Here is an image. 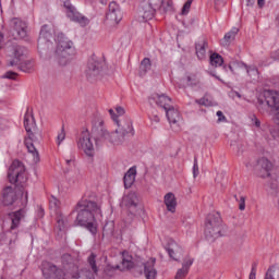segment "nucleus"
<instances>
[{
    "label": "nucleus",
    "instance_id": "obj_1",
    "mask_svg": "<svg viewBox=\"0 0 279 279\" xmlns=\"http://www.w3.org/2000/svg\"><path fill=\"white\" fill-rule=\"evenodd\" d=\"M117 129L111 133L104 126V121L98 122V126L93 128L95 134L96 145H102V143H111V145L119 146L125 143L126 138L134 136V126L130 118H124L122 121H118Z\"/></svg>",
    "mask_w": 279,
    "mask_h": 279
},
{
    "label": "nucleus",
    "instance_id": "obj_2",
    "mask_svg": "<svg viewBox=\"0 0 279 279\" xmlns=\"http://www.w3.org/2000/svg\"><path fill=\"white\" fill-rule=\"evenodd\" d=\"M76 223L81 228H85L95 236L97 234V228L99 219H101V208L97 206V203L88 199H82L76 205Z\"/></svg>",
    "mask_w": 279,
    "mask_h": 279
},
{
    "label": "nucleus",
    "instance_id": "obj_3",
    "mask_svg": "<svg viewBox=\"0 0 279 279\" xmlns=\"http://www.w3.org/2000/svg\"><path fill=\"white\" fill-rule=\"evenodd\" d=\"M24 128L27 132V137L24 140L25 147L32 158L33 165H38V162H40V155L38 154L36 146H34V143H36L38 138H41L43 132L36 125L34 114H32L29 110H27L24 116Z\"/></svg>",
    "mask_w": 279,
    "mask_h": 279
},
{
    "label": "nucleus",
    "instance_id": "obj_4",
    "mask_svg": "<svg viewBox=\"0 0 279 279\" xmlns=\"http://www.w3.org/2000/svg\"><path fill=\"white\" fill-rule=\"evenodd\" d=\"M71 56H75V46L64 34L57 36L56 60L61 66H66L71 60Z\"/></svg>",
    "mask_w": 279,
    "mask_h": 279
},
{
    "label": "nucleus",
    "instance_id": "obj_5",
    "mask_svg": "<svg viewBox=\"0 0 279 279\" xmlns=\"http://www.w3.org/2000/svg\"><path fill=\"white\" fill-rule=\"evenodd\" d=\"M8 179L11 184L23 186L27 182L25 166L19 160H13L8 171Z\"/></svg>",
    "mask_w": 279,
    "mask_h": 279
},
{
    "label": "nucleus",
    "instance_id": "obj_6",
    "mask_svg": "<svg viewBox=\"0 0 279 279\" xmlns=\"http://www.w3.org/2000/svg\"><path fill=\"white\" fill-rule=\"evenodd\" d=\"M205 236L207 241H215V239H219L221 236V218L210 214L207 217V221L205 223Z\"/></svg>",
    "mask_w": 279,
    "mask_h": 279
},
{
    "label": "nucleus",
    "instance_id": "obj_7",
    "mask_svg": "<svg viewBox=\"0 0 279 279\" xmlns=\"http://www.w3.org/2000/svg\"><path fill=\"white\" fill-rule=\"evenodd\" d=\"M63 7L66 17L70 19L72 23H77L81 27H87V25H89L90 20H88V17H86L84 14L80 13L71 1H65Z\"/></svg>",
    "mask_w": 279,
    "mask_h": 279
},
{
    "label": "nucleus",
    "instance_id": "obj_8",
    "mask_svg": "<svg viewBox=\"0 0 279 279\" xmlns=\"http://www.w3.org/2000/svg\"><path fill=\"white\" fill-rule=\"evenodd\" d=\"M77 148L84 151L89 158L95 156V144L93 143V136H90V132L88 130L82 131L77 141Z\"/></svg>",
    "mask_w": 279,
    "mask_h": 279
},
{
    "label": "nucleus",
    "instance_id": "obj_9",
    "mask_svg": "<svg viewBox=\"0 0 279 279\" xmlns=\"http://www.w3.org/2000/svg\"><path fill=\"white\" fill-rule=\"evenodd\" d=\"M259 108H269V110H279V92L264 90L258 98Z\"/></svg>",
    "mask_w": 279,
    "mask_h": 279
},
{
    "label": "nucleus",
    "instance_id": "obj_10",
    "mask_svg": "<svg viewBox=\"0 0 279 279\" xmlns=\"http://www.w3.org/2000/svg\"><path fill=\"white\" fill-rule=\"evenodd\" d=\"M106 71V62L99 61L95 58L89 59L86 69L88 80H100L104 77Z\"/></svg>",
    "mask_w": 279,
    "mask_h": 279
},
{
    "label": "nucleus",
    "instance_id": "obj_11",
    "mask_svg": "<svg viewBox=\"0 0 279 279\" xmlns=\"http://www.w3.org/2000/svg\"><path fill=\"white\" fill-rule=\"evenodd\" d=\"M19 197L20 194L19 191H16V186H5L0 194V208L14 206L15 202H19Z\"/></svg>",
    "mask_w": 279,
    "mask_h": 279
},
{
    "label": "nucleus",
    "instance_id": "obj_12",
    "mask_svg": "<svg viewBox=\"0 0 279 279\" xmlns=\"http://www.w3.org/2000/svg\"><path fill=\"white\" fill-rule=\"evenodd\" d=\"M87 263L92 269H84L81 272H76L72 276V279H95V276L99 274V268L97 267V255L95 253H92L88 258Z\"/></svg>",
    "mask_w": 279,
    "mask_h": 279
},
{
    "label": "nucleus",
    "instance_id": "obj_13",
    "mask_svg": "<svg viewBox=\"0 0 279 279\" xmlns=\"http://www.w3.org/2000/svg\"><path fill=\"white\" fill-rule=\"evenodd\" d=\"M41 271L46 279H65L64 270L49 262H44L41 264Z\"/></svg>",
    "mask_w": 279,
    "mask_h": 279
},
{
    "label": "nucleus",
    "instance_id": "obj_14",
    "mask_svg": "<svg viewBox=\"0 0 279 279\" xmlns=\"http://www.w3.org/2000/svg\"><path fill=\"white\" fill-rule=\"evenodd\" d=\"M123 20V13L121 12V8L117 2H111L109 4V11L107 13V21L110 25H119Z\"/></svg>",
    "mask_w": 279,
    "mask_h": 279
},
{
    "label": "nucleus",
    "instance_id": "obj_15",
    "mask_svg": "<svg viewBox=\"0 0 279 279\" xmlns=\"http://www.w3.org/2000/svg\"><path fill=\"white\" fill-rule=\"evenodd\" d=\"M51 32H49V26L44 25L39 33V39H38V51L39 53H43L44 51H47L49 49V46L51 45Z\"/></svg>",
    "mask_w": 279,
    "mask_h": 279
},
{
    "label": "nucleus",
    "instance_id": "obj_16",
    "mask_svg": "<svg viewBox=\"0 0 279 279\" xmlns=\"http://www.w3.org/2000/svg\"><path fill=\"white\" fill-rule=\"evenodd\" d=\"M165 250L172 260H180L182 258L183 250L173 239H168Z\"/></svg>",
    "mask_w": 279,
    "mask_h": 279
},
{
    "label": "nucleus",
    "instance_id": "obj_17",
    "mask_svg": "<svg viewBox=\"0 0 279 279\" xmlns=\"http://www.w3.org/2000/svg\"><path fill=\"white\" fill-rule=\"evenodd\" d=\"M11 26L13 27V34L14 36H16V38L27 37V23L19 17H14L13 20H11Z\"/></svg>",
    "mask_w": 279,
    "mask_h": 279
},
{
    "label": "nucleus",
    "instance_id": "obj_18",
    "mask_svg": "<svg viewBox=\"0 0 279 279\" xmlns=\"http://www.w3.org/2000/svg\"><path fill=\"white\" fill-rule=\"evenodd\" d=\"M27 215V210L25 208H21L15 211L9 213L8 217L11 221L10 230H16L21 226V221L25 219V216Z\"/></svg>",
    "mask_w": 279,
    "mask_h": 279
},
{
    "label": "nucleus",
    "instance_id": "obj_19",
    "mask_svg": "<svg viewBox=\"0 0 279 279\" xmlns=\"http://www.w3.org/2000/svg\"><path fill=\"white\" fill-rule=\"evenodd\" d=\"M274 165L271 163V161H269V159L262 157L260 159H258L257 161V169H259L258 175L259 178H269L270 173L269 171H271Z\"/></svg>",
    "mask_w": 279,
    "mask_h": 279
},
{
    "label": "nucleus",
    "instance_id": "obj_20",
    "mask_svg": "<svg viewBox=\"0 0 279 279\" xmlns=\"http://www.w3.org/2000/svg\"><path fill=\"white\" fill-rule=\"evenodd\" d=\"M155 14H156V9L154 7H150V4L145 2L144 0L141 3L138 15L143 19V21H151Z\"/></svg>",
    "mask_w": 279,
    "mask_h": 279
},
{
    "label": "nucleus",
    "instance_id": "obj_21",
    "mask_svg": "<svg viewBox=\"0 0 279 279\" xmlns=\"http://www.w3.org/2000/svg\"><path fill=\"white\" fill-rule=\"evenodd\" d=\"M122 206L123 208H129V210H136L138 206V196L136 192H130L122 198Z\"/></svg>",
    "mask_w": 279,
    "mask_h": 279
},
{
    "label": "nucleus",
    "instance_id": "obj_22",
    "mask_svg": "<svg viewBox=\"0 0 279 279\" xmlns=\"http://www.w3.org/2000/svg\"><path fill=\"white\" fill-rule=\"evenodd\" d=\"M134 268V257L130 255L128 251L122 252V263L117 265L114 269H120V271H128Z\"/></svg>",
    "mask_w": 279,
    "mask_h": 279
},
{
    "label": "nucleus",
    "instance_id": "obj_23",
    "mask_svg": "<svg viewBox=\"0 0 279 279\" xmlns=\"http://www.w3.org/2000/svg\"><path fill=\"white\" fill-rule=\"evenodd\" d=\"M156 258H150L144 264V275L146 279H156L158 270H156Z\"/></svg>",
    "mask_w": 279,
    "mask_h": 279
},
{
    "label": "nucleus",
    "instance_id": "obj_24",
    "mask_svg": "<svg viewBox=\"0 0 279 279\" xmlns=\"http://www.w3.org/2000/svg\"><path fill=\"white\" fill-rule=\"evenodd\" d=\"M163 204L169 213H175V208H178V198H175V194L169 192L163 197Z\"/></svg>",
    "mask_w": 279,
    "mask_h": 279
},
{
    "label": "nucleus",
    "instance_id": "obj_25",
    "mask_svg": "<svg viewBox=\"0 0 279 279\" xmlns=\"http://www.w3.org/2000/svg\"><path fill=\"white\" fill-rule=\"evenodd\" d=\"M165 112L171 125H177V123H180V121H182V118L180 117V111H178V109H174L173 106L170 105V107L167 108Z\"/></svg>",
    "mask_w": 279,
    "mask_h": 279
},
{
    "label": "nucleus",
    "instance_id": "obj_26",
    "mask_svg": "<svg viewBox=\"0 0 279 279\" xmlns=\"http://www.w3.org/2000/svg\"><path fill=\"white\" fill-rule=\"evenodd\" d=\"M196 56L199 60H206V51H208V41L206 39H201L197 41L196 46Z\"/></svg>",
    "mask_w": 279,
    "mask_h": 279
},
{
    "label": "nucleus",
    "instance_id": "obj_27",
    "mask_svg": "<svg viewBox=\"0 0 279 279\" xmlns=\"http://www.w3.org/2000/svg\"><path fill=\"white\" fill-rule=\"evenodd\" d=\"M123 181L126 189H132V184L136 182V167H132L128 170L124 174Z\"/></svg>",
    "mask_w": 279,
    "mask_h": 279
},
{
    "label": "nucleus",
    "instance_id": "obj_28",
    "mask_svg": "<svg viewBox=\"0 0 279 279\" xmlns=\"http://www.w3.org/2000/svg\"><path fill=\"white\" fill-rule=\"evenodd\" d=\"M154 101H156L157 106H160V108H163V110H167L169 107H171V98H169L167 95H158L156 94L153 96Z\"/></svg>",
    "mask_w": 279,
    "mask_h": 279
},
{
    "label": "nucleus",
    "instance_id": "obj_29",
    "mask_svg": "<svg viewBox=\"0 0 279 279\" xmlns=\"http://www.w3.org/2000/svg\"><path fill=\"white\" fill-rule=\"evenodd\" d=\"M229 71L232 73V75H238L239 70L245 71L247 69V64L243 61H231L228 65Z\"/></svg>",
    "mask_w": 279,
    "mask_h": 279
},
{
    "label": "nucleus",
    "instance_id": "obj_30",
    "mask_svg": "<svg viewBox=\"0 0 279 279\" xmlns=\"http://www.w3.org/2000/svg\"><path fill=\"white\" fill-rule=\"evenodd\" d=\"M27 53V49L23 46H17L14 49V58L15 60L10 62L11 66H14V64H19V62H21V58H23V56H25Z\"/></svg>",
    "mask_w": 279,
    "mask_h": 279
},
{
    "label": "nucleus",
    "instance_id": "obj_31",
    "mask_svg": "<svg viewBox=\"0 0 279 279\" xmlns=\"http://www.w3.org/2000/svg\"><path fill=\"white\" fill-rule=\"evenodd\" d=\"M236 34H239V28L238 27H233V28H231V31H229L226 35H225V37H223V39H222V45L225 46V47H228V45H230V43H232V40H234L235 38H236Z\"/></svg>",
    "mask_w": 279,
    "mask_h": 279
},
{
    "label": "nucleus",
    "instance_id": "obj_32",
    "mask_svg": "<svg viewBox=\"0 0 279 279\" xmlns=\"http://www.w3.org/2000/svg\"><path fill=\"white\" fill-rule=\"evenodd\" d=\"M148 71H151V60L144 58L140 65V75H147Z\"/></svg>",
    "mask_w": 279,
    "mask_h": 279
},
{
    "label": "nucleus",
    "instance_id": "obj_33",
    "mask_svg": "<svg viewBox=\"0 0 279 279\" xmlns=\"http://www.w3.org/2000/svg\"><path fill=\"white\" fill-rule=\"evenodd\" d=\"M209 64L215 68L221 66L223 64V57L217 52L211 53L209 57Z\"/></svg>",
    "mask_w": 279,
    "mask_h": 279
},
{
    "label": "nucleus",
    "instance_id": "obj_34",
    "mask_svg": "<svg viewBox=\"0 0 279 279\" xmlns=\"http://www.w3.org/2000/svg\"><path fill=\"white\" fill-rule=\"evenodd\" d=\"M66 217L60 215L57 217V228L59 230V232H64V230H66Z\"/></svg>",
    "mask_w": 279,
    "mask_h": 279
},
{
    "label": "nucleus",
    "instance_id": "obj_35",
    "mask_svg": "<svg viewBox=\"0 0 279 279\" xmlns=\"http://www.w3.org/2000/svg\"><path fill=\"white\" fill-rule=\"evenodd\" d=\"M245 71L251 80H258V69L256 65H246Z\"/></svg>",
    "mask_w": 279,
    "mask_h": 279
},
{
    "label": "nucleus",
    "instance_id": "obj_36",
    "mask_svg": "<svg viewBox=\"0 0 279 279\" xmlns=\"http://www.w3.org/2000/svg\"><path fill=\"white\" fill-rule=\"evenodd\" d=\"M159 9L163 12H171L173 10V1L171 0H162Z\"/></svg>",
    "mask_w": 279,
    "mask_h": 279
},
{
    "label": "nucleus",
    "instance_id": "obj_37",
    "mask_svg": "<svg viewBox=\"0 0 279 279\" xmlns=\"http://www.w3.org/2000/svg\"><path fill=\"white\" fill-rule=\"evenodd\" d=\"M20 71L23 73H29L32 69H34V63L32 61H26L24 63H21L19 66Z\"/></svg>",
    "mask_w": 279,
    "mask_h": 279
},
{
    "label": "nucleus",
    "instance_id": "obj_38",
    "mask_svg": "<svg viewBox=\"0 0 279 279\" xmlns=\"http://www.w3.org/2000/svg\"><path fill=\"white\" fill-rule=\"evenodd\" d=\"M199 84V76L192 74L187 76V86H197Z\"/></svg>",
    "mask_w": 279,
    "mask_h": 279
},
{
    "label": "nucleus",
    "instance_id": "obj_39",
    "mask_svg": "<svg viewBox=\"0 0 279 279\" xmlns=\"http://www.w3.org/2000/svg\"><path fill=\"white\" fill-rule=\"evenodd\" d=\"M66 138V132L64 131V125L61 128V131L57 136V145H62V142Z\"/></svg>",
    "mask_w": 279,
    "mask_h": 279
},
{
    "label": "nucleus",
    "instance_id": "obj_40",
    "mask_svg": "<svg viewBox=\"0 0 279 279\" xmlns=\"http://www.w3.org/2000/svg\"><path fill=\"white\" fill-rule=\"evenodd\" d=\"M49 206H50L51 210H54V213H56V210H58V208H60V201L56 197H51Z\"/></svg>",
    "mask_w": 279,
    "mask_h": 279
},
{
    "label": "nucleus",
    "instance_id": "obj_41",
    "mask_svg": "<svg viewBox=\"0 0 279 279\" xmlns=\"http://www.w3.org/2000/svg\"><path fill=\"white\" fill-rule=\"evenodd\" d=\"M148 5L153 7L155 10L160 9V4L162 3V0H144Z\"/></svg>",
    "mask_w": 279,
    "mask_h": 279
},
{
    "label": "nucleus",
    "instance_id": "obj_42",
    "mask_svg": "<svg viewBox=\"0 0 279 279\" xmlns=\"http://www.w3.org/2000/svg\"><path fill=\"white\" fill-rule=\"evenodd\" d=\"M189 274V269L181 268L177 271L175 279H184L186 278V275Z\"/></svg>",
    "mask_w": 279,
    "mask_h": 279
},
{
    "label": "nucleus",
    "instance_id": "obj_43",
    "mask_svg": "<svg viewBox=\"0 0 279 279\" xmlns=\"http://www.w3.org/2000/svg\"><path fill=\"white\" fill-rule=\"evenodd\" d=\"M191 3L192 1L189 0L184 3L183 8H182V11H181V14L184 16L186 14H189V12L191 11Z\"/></svg>",
    "mask_w": 279,
    "mask_h": 279
},
{
    "label": "nucleus",
    "instance_id": "obj_44",
    "mask_svg": "<svg viewBox=\"0 0 279 279\" xmlns=\"http://www.w3.org/2000/svg\"><path fill=\"white\" fill-rule=\"evenodd\" d=\"M276 268L274 267H270L267 272H266V276H265V279H276Z\"/></svg>",
    "mask_w": 279,
    "mask_h": 279
},
{
    "label": "nucleus",
    "instance_id": "obj_45",
    "mask_svg": "<svg viewBox=\"0 0 279 279\" xmlns=\"http://www.w3.org/2000/svg\"><path fill=\"white\" fill-rule=\"evenodd\" d=\"M191 265H193V259L190 258V257H187V258H185V259L183 260V266H182V268H183V269H187V271H189V269L191 268Z\"/></svg>",
    "mask_w": 279,
    "mask_h": 279
},
{
    "label": "nucleus",
    "instance_id": "obj_46",
    "mask_svg": "<svg viewBox=\"0 0 279 279\" xmlns=\"http://www.w3.org/2000/svg\"><path fill=\"white\" fill-rule=\"evenodd\" d=\"M109 114L117 125H119L118 121H123V119L119 120V116H116L113 109H109Z\"/></svg>",
    "mask_w": 279,
    "mask_h": 279
},
{
    "label": "nucleus",
    "instance_id": "obj_47",
    "mask_svg": "<svg viewBox=\"0 0 279 279\" xmlns=\"http://www.w3.org/2000/svg\"><path fill=\"white\" fill-rule=\"evenodd\" d=\"M252 125H254L255 128H260V120H258V118L256 116H251L250 117Z\"/></svg>",
    "mask_w": 279,
    "mask_h": 279
},
{
    "label": "nucleus",
    "instance_id": "obj_48",
    "mask_svg": "<svg viewBox=\"0 0 279 279\" xmlns=\"http://www.w3.org/2000/svg\"><path fill=\"white\" fill-rule=\"evenodd\" d=\"M216 10L226 7V0H214Z\"/></svg>",
    "mask_w": 279,
    "mask_h": 279
},
{
    "label": "nucleus",
    "instance_id": "obj_49",
    "mask_svg": "<svg viewBox=\"0 0 279 279\" xmlns=\"http://www.w3.org/2000/svg\"><path fill=\"white\" fill-rule=\"evenodd\" d=\"M193 175H194V178H196L197 175H199V166L197 165V159L194 160Z\"/></svg>",
    "mask_w": 279,
    "mask_h": 279
},
{
    "label": "nucleus",
    "instance_id": "obj_50",
    "mask_svg": "<svg viewBox=\"0 0 279 279\" xmlns=\"http://www.w3.org/2000/svg\"><path fill=\"white\" fill-rule=\"evenodd\" d=\"M16 73L15 72H12V71H9V72H7L5 74H4V77L7 78V80H16Z\"/></svg>",
    "mask_w": 279,
    "mask_h": 279
},
{
    "label": "nucleus",
    "instance_id": "obj_51",
    "mask_svg": "<svg viewBox=\"0 0 279 279\" xmlns=\"http://www.w3.org/2000/svg\"><path fill=\"white\" fill-rule=\"evenodd\" d=\"M196 104H198L199 106H210V101L207 98H201L196 100Z\"/></svg>",
    "mask_w": 279,
    "mask_h": 279
},
{
    "label": "nucleus",
    "instance_id": "obj_52",
    "mask_svg": "<svg viewBox=\"0 0 279 279\" xmlns=\"http://www.w3.org/2000/svg\"><path fill=\"white\" fill-rule=\"evenodd\" d=\"M239 202V210H245V196H241Z\"/></svg>",
    "mask_w": 279,
    "mask_h": 279
},
{
    "label": "nucleus",
    "instance_id": "obj_53",
    "mask_svg": "<svg viewBox=\"0 0 279 279\" xmlns=\"http://www.w3.org/2000/svg\"><path fill=\"white\" fill-rule=\"evenodd\" d=\"M248 279H256V264H253Z\"/></svg>",
    "mask_w": 279,
    "mask_h": 279
},
{
    "label": "nucleus",
    "instance_id": "obj_54",
    "mask_svg": "<svg viewBox=\"0 0 279 279\" xmlns=\"http://www.w3.org/2000/svg\"><path fill=\"white\" fill-rule=\"evenodd\" d=\"M216 114L218 117V122L219 123H221L222 121H226V116H223L222 111H217Z\"/></svg>",
    "mask_w": 279,
    "mask_h": 279
},
{
    "label": "nucleus",
    "instance_id": "obj_55",
    "mask_svg": "<svg viewBox=\"0 0 279 279\" xmlns=\"http://www.w3.org/2000/svg\"><path fill=\"white\" fill-rule=\"evenodd\" d=\"M116 112L119 117H123V114H125V109H123V107H117Z\"/></svg>",
    "mask_w": 279,
    "mask_h": 279
},
{
    "label": "nucleus",
    "instance_id": "obj_56",
    "mask_svg": "<svg viewBox=\"0 0 279 279\" xmlns=\"http://www.w3.org/2000/svg\"><path fill=\"white\" fill-rule=\"evenodd\" d=\"M108 225H106L102 229V236H108V234H112V229L110 231H108Z\"/></svg>",
    "mask_w": 279,
    "mask_h": 279
},
{
    "label": "nucleus",
    "instance_id": "obj_57",
    "mask_svg": "<svg viewBox=\"0 0 279 279\" xmlns=\"http://www.w3.org/2000/svg\"><path fill=\"white\" fill-rule=\"evenodd\" d=\"M258 8H265V0H257Z\"/></svg>",
    "mask_w": 279,
    "mask_h": 279
},
{
    "label": "nucleus",
    "instance_id": "obj_58",
    "mask_svg": "<svg viewBox=\"0 0 279 279\" xmlns=\"http://www.w3.org/2000/svg\"><path fill=\"white\" fill-rule=\"evenodd\" d=\"M256 0H246L247 5H254Z\"/></svg>",
    "mask_w": 279,
    "mask_h": 279
},
{
    "label": "nucleus",
    "instance_id": "obj_59",
    "mask_svg": "<svg viewBox=\"0 0 279 279\" xmlns=\"http://www.w3.org/2000/svg\"><path fill=\"white\" fill-rule=\"evenodd\" d=\"M65 162L66 165H73V159H66Z\"/></svg>",
    "mask_w": 279,
    "mask_h": 279
},
{
    "label": "nucleus",
    "instance_id": "obj_60",
    "mask_svg": "<svg viewBox=\"0 0 279 279\" xmlns=\"http://www.w3.org/2000/svg\"><path fill=\"white\" fill-rule=\"evenodd\" d=\"M3 40V34L0 33V49H1V43Z\"/></svg>",
    "mask_w": 279,
    "mask_h": 279
},
{
    "label": "nucleus",
    "instance_id": "obj_61",
    "mask_svg": "<svg viewBox=\"0 0 279 279\" xmlns=\"http://www.w3.org/2000/svg\"><path fill=\"white\" fill-rule=\"evenodd\" d=\"M155 121H160V118H158V116L155 117Z\"/></svg>",
    "mask_w": 279,
    "mask_h": 279
},
{
    "label": "nucleus",
    "instance_id": "obj_62",
    "mask_svg": "<svg viewBox=\"0 0 279 279\" xmlns=\"http://www.w3.org/2000/svg\"><path fill=\"white\" fill-rule=\"evenodd\" d=\"M214 77H216V80H221L219 78V76L215 75V74H211Z\"/></svg>",
    "mask_w": 279,
    "mask_h": 279
},
{
    "label": "nucleus",
    "instance_id": "obj_63",
    "mask_svg": "<svg viewBox=\"0 0 279 279\" xmlns=\"http://www.w3.org/2000/svg\"><path fill=\"white\" fill-rule=\"evenodd\" d=\"M223 69H225V71H228V68L226 65L223 66Z\"/></svg>",
    "mask_w": 279,
    "mask_h": 279
}]
</instances>
